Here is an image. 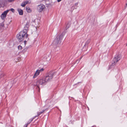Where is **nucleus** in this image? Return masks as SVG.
I'll return each instance as SVG.
<instances>
[{"label":"nucleus","mask_w":127,"mask_h":127,"mask_svg":"<svg viewBox=\"0 0 127 127\" xmlns=\"http://www.w3.org/2000/svg\"><path fill=\"white\" fill-rule=\"evenodd\" d=\"M46 83L44 78H42L38 80L36 82V84H34V86H39V85H42Z\"/></svg>","instance_id":"nucleus-4"},{"label":"nucleus","mask_w":127,"mask_h":127,"mask_svg":"<svg viewBox=\"0 0 127 127\" xmlns=\"http://www.w3.org/2000/svg\"><path fill=\"white\" fill-rule=\"evenodd\" d=\"M37 10L40 12L43 11L45 8V6L43 4H41L38 5L37 7Z\"/></svg>","instance_id":"nucleus-5"},{"label":"nucleus","mask_w":127,"mask_h":127,"mask_svg":"<svg viewBox=\"0 0 127 127\" xmlns=\"http://www.w3.org/2000/svg\"><path fill=\"white\" fill-rule=\"evenodd\" d=\"M26 4H25V2L24 1L21 4V6L23 7H24Z\"/></svg>","instance_id":"nucleus-16"},{"label":"nucleus","mask_w":127,"mask_h":127,"mask_svg":"<svg viewBox=\"0 0 127 127\" xmlns=\"http://www.w3.org/2000/svg\"><path fill=\"white\" fill-rule=\"evenodd\" d=\"M18 49L19 50H21L22 49V47L20 45L18 46Z\"/></svg>","instance_id":"nucleus-17"},{"label":"nucleus","mask_w":127,"mask_h":127,"mask_svg":"<svg viewBox=\"0 0 127 127\" xmlns=\"http://www.w3.org/2000/svg\"><path fill=\"white\" fill-rule=\"evenodd\" d=\"M27 48H25L23 51V52H25L26 51H27Z\"/></svg>","instance_id":"nucleus-20"},{"label":"nucleus","mask_w":127,"mask_h":127,"mask_svg":"<svg viewBox=\"0 0 127 127\" xmlns=\"http://www.w3.org/2000/svg\"><path fill=\"white\" fill-rule=\"evenodd\" d=\"M126 45H127V44H126Z\"/></svg>","instance_id":"nucleus-33"},{"label":"nucleus","mask_w":127,"mask_h":127,"mask_svg":"<svg viewBox=\"0 0 127 127\" xmlns=\"http://www.w3.org/2000/svg\"><path fill=\"white\" fill-rule=\"evenodd\" d=\"M35 117H33L32 118L29 120V121L27 123L29 124L31 123V122L32 121V120L35 118Z\"/></svg>","instance_id":"nucleus-15"},{"label":"nucleus","mask_w":127,"mask_h":127,"mask_svg":"<svg viewBox=\"0 0 127 127\" xmlns=\"http://www.w3.org/2000/svg\"><path fill=\"white\" fill-rule=\"evenodd\" d=\"M121 58V56L120 55H118L115 56L113 60V63L112 64H114L118 63V62Z\"/></svg>","instance_id":"nucleus-6"},{"label":"nucleus","mask_w":127,"mask_h":127,"mask_svg":"<svg viewBox=\"0 0 127 127\" xmlns=\"http://www.w3.org/2000/svg\"><path fill=\"white\" fill-rule=\"evenodd\" d=\"M43 59L44 61H50L51 59L50 54H46L44 55L43 56Z\"/></svg>","instance_id":"nucleus-7"},{"label":"nucleus","mask_w":127,"mask_h":127,"mask_svg":"<svg viewBox=\"0 0 127 127\" xmlns=\"http://www.w3.org/2000/svg\"><path fill=\"white\" fill-rule=\"evenodd\" d=\"M77 4H78V3H75V5H77Z\"/></svg>","instance_id":"nucleus-30"},{"label":"nucleus","mask_w":127,"mask_h":127,"mask_svg":"<svg viewBox=\"0 0 127 127\" xmlns=\"http://www.w3.org/2000/svg\"><path fill=\"white\" fill-rule=\"evenodd\" d=\"M112 66V64H111V66Z\"/></svg>","instance_id":"nucleus-31"},{"label":"nucleus","mask_w":127,"mask_h":127,"mask_svg":"<svg viewBox=\"0 0 127 127\" xmlns=\"http://www.w3.org/2000/svg\"><path fill=\"white\" fill-rule=\"evenodd\" d=\"M37 86V88L38 89V92H40V88H39V86L38 85V86Z\"/></svg>","instance_id":"nucleus-21"},{"label":"nucleus","mask_w":127,"mask_h":127,"mask_svg":"<svg viewBox=\"0 0 127 127\" xmlns=\"http://www.w3.org/2000/svg\"><path fill=\"white\" fill-rule=\"evenodd\" d=\"M28 124L27 123V124H26L24 126V127H27V126H28Z\"/></svg>","instance_id":"nucleus-26"},{"label":"nucleus","mask_w":127,"mask_h":127,"mask_svg":"<svg viewBox=\"0 0 127 127\" xmlns=\"http://www.w3.org/2000/svg\"><path fill=\"white\" fill-rule=\"evenodd\" d=\"M44 70V69H43V68H42V69H40V70H39V72H40V71H42L43 70Z\"/></svg>","instance_id":"nucleus-25"},{"label":"nucleus","mask_w":127,"mask_h":127,"mask_svg":"<svg viewBox=\"0 0 127 127\" xmlns=\"http://www.w3.org/2000/svg\"><path fill=\"white\" fill-rule=\"evenodd\" d=\"M2 1H0V8L2 6Z\"/></svg>","instance_id":"nucleus-18"},{"label":"nucleus","mask_w":127,"mask_h":127,"mask_svg":"<svg viewBox=\"0 0 127 127\" xmlns=\"http://www.w3.org/2000/svg\"><path fill=\"white\" fill-rule=\"evenodd\" d=\"M64 35V33H62L61 35H58L54 40V43L56 44L60 43Z\"/></svg>","instance_id":"nucleus-2"},{"label":"nucleus","mask_w":127,"mask_h":127,"mask_svg":"<svg viewBox=\"0 0 127 127\" xmlns=\"http://www.w3.org/2000/svg\"><path fill=\"white\" fill-rule=\"evenodd\" d=\"M14 0H8V1L9 2H11L13 1Z\"/></svg>","instance_id":"nucleus-24"},{"label":"nucleus","mask_w":127,"mask_h":127,"mask_svg":"<svg viewBox=\"0 0 127 127\" xmlns=\"http://www.w3.org/2000/svg\"><path fill=\"white\" fill-rule=\"evenodd\" d=\"M24 2H25V4H28L29 3V1H24Z\"/></svg>","instance_id":"nucleus-23"},{"label":"nucleus","mask_w":127,"mask_h":127,"mask_svg":"<svg viewBox=\"0 0 127 127\" xmlns=\"http://www.w3.org/2000/svg\"><path fill=\"white\" fill-rule=\"evenodd\" d=\"M26 32L22 31L17 34V37L19 41L21 42L23 41L25 37L26 40H28L29 39V35Z\"/></svg>","instance_id":"nucleus-1"},{"label":"nucleus","mask_w":127,"mask_h":127,"mask_svg":"<svg viewBox=\"0 0 127 127\" xmlns=\"http://www.w3.org/2000/svg\"><path fill=\"white\" fill-rule=\"evenodd\" d=\"M24 2H25V4H28L29 3V1H24Z\"/></svg>","instance_id":"nucleus-22"},{"label":"nucleus","mask_w":127,"mask_h":127,"mask_svg":"<svg viewBox=\"0 0 127 127\" xmlns=\"http://www.w3.org/2000/svg\"><path fill=\"white\" fill-rule=\"evenodd\" d=\"M53 73L51 72L49 73L47 76L44 78L46 83L51 80L53 78Z\"/></svg>","instance_id":"nucleus-3"},{"label":"nucleus","mask_w":127,"mask_h":127,"mask_svg":"<svg viewBox=\"0 0 127 127\" xmlns=\"http://www.w3.org/2000/svg\"><path fill=\"white\" fill-rule=\"evenodd\" d=\"M9 10L11 11L12 12H15V10L13 8H11L10 10Z\"/></svg>","instance_id":"nucleus-19"},{"label":"nucleus","mask_w":127,"mask_h":127,"mask_svg":"<svg viewBox=\"0 0 127 127\" xmlns=\"http://www.w3.org/2000/svg\"><path fill=\"white\" fill-rule=\"evenodd\" d=\"M126 5H127V4H126Z\"/></svg>","instance_id":"nucleus-32"},{"label":"nucleus","mask_w":127,"mask_h":127,"mask_svg":"<svg viewBox=\"0 0 127 127\" xmlns=\"http://www.w3.org/2000/svg\"><path fill=\"white\" fill-rule=\"evenodd\" d=\"M36 20H36V19H35V20H34L33 21V22L34 23H36Z\"/></svg>","instance_id":"nucleus-27"},{"label":"nucleus","mask_w":127,"mask_h":127,"mask_svg":"<svg viewBox=\"0 0 127 127\" xmlns=\"http://www.w3.org/2000/svg\"><path fill=\"white\" fill-rule=\"evenodd\" d=\"M39 70H37L35 73L34 75L33 76V78H35L37 76L39 75Z\"/></svg>","instance_id":"nucleus-10"},{"label":"nucleus","mask_w":127,"mask_h":127,"mask_svg":"<svg viewBox=\"0 0 127 127\" xmlns=\"http://www.w3.org/2000/svg\"><path fill=\"white\" fill-rule=\"evenodd\" d=\"M1 26L2 27H3L4 26V25L3 24H2L0 25V26Z\"/></svg>","instance_id":"nucleus-28"},{"label":"nucleus","mask_w":127,"mask_h":127,"mask_svg":"<svg viewBox=\"0 0 127 127\" xmlns=\"http://www.w3.org/2000/svg\"><path fill=\"white\" fill-rule=\"evenodd\" d=\"M45 111V110H43L42 112H40L37 113V115L36 116H35V117H38V116H39L40 114H42V113H43V112Z\"/></svg>","instance_id":"nucleus-13"},{"label":"nucleus","mask_w":127,"mask_h":127,"mask_svg":"<svg viewBox=\"0 0 127 127\" xmlns=\"http://www.w3.org/2000/svg\"><path fill=\"white\" fill-rule=\"evenodd\" d=\"M26 8L27 11L28 12H31V9L29 7H26Z\"/></svg>","instance_id":"nucleus-14"},{"label":"nucleus","mask_w":127,"mask_h":127,"mask_svg":"<svg viewBox=\"0 0 127 127\" xmlns=\"http://www.w3.org/2000/svg\"><path fill=\"white\" fill-rule=\"evenodd\" d=\"M5 75L3 72L2 71L0 72V79L3 77Z\"/></svg>","instance_id":"nucleus-12"},{"label":"nucleus","mask_w":127,"mask_h":127,"mask_svg":"<svg viewBox=\"0 0 127 127\" xmlns=\"http://www.w3.org/2000/svg\"><path fill=\"white\" fill-rule=\"evenodd\" d=\"M29 27V23L27 22L24 27V29L23 31L24 32H26V33H27V31L28 30V28Z\"/></svg>","instance_id":"nucleus-9"},{"label":"nucleus","mask_w":127,"mask_h":127,"mask_svg":"<svg viewBox=\"0 0 127 127\" xmlns=\"http://www.w3.org/2000/svg\"><path fill=\"white\" fill-rule=\"evenodd\" d=\"M9 10H7L5 11L1 15V17L2 19H3L4 18L6 17L7 14L9 12Z\"/></svg>","instance_id":"nucleus-8"},{"label":"nucleus","mask_w":127,"mask_h":127,"mask_svg":"<svg viewBox=\"0 0 127 127\" xmlns=\"http://www.w3.org/2000/svg\"><path fill=\"white\" fill-rule=\"evenodd\" d=\"M62 0H58L57 1L58 2H59L60 1H61Z\"/></svg>","instance_id":"nucleus-29"},{"label":"nucleus","mask_w":127,"mask_h":127,"mask_svg":"<svg viewBox=\"0 0 127 127\" xmlns=\"http://www.w3.org/2000/svg\"><path fill=\"white\" fill-rule=\"evenodd\" d=\"M17 10L19 12L20 15H22L23 14V10L22 9L19 8H18Z\"/></svg>","instance_id":"nucleus-11"}]
</instances>
